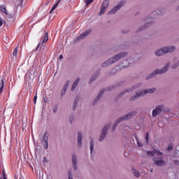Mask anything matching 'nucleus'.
<instances>
[{
  "label": "nucleus",
  "mask_w": 179,
  "mask_h": 179,
  "mask_svg": "<svg viewBox=\"0 0 179 179\" xmlns=\"http://www.w3.org/2000/svg\"><path fill=\"white\" fill-rule=\"evenodd\" d=\"M83 137V136L82 135V132L78 131V138H77L78 148H82V138Z\"/></svg>",
  "instance_id": "15"
},
{
  "label": "nucleus",
  "mask_w": 179,
  "mask_h": 179,
  "mask_svg": "<svg viewBox=\"0 0 179 179\" xmlns=\"http://www.w3.org/2000/svg\"><path fill=\"white\" fill-rule=\"evenodd\" d=\"M146 153L147 155H150L152 157L155 155V150L153 151H146Z\"/></svg>",
  "instance_id": "30"
},
{
  "label": "nucleus",
  "mask_w": 179,
  "mask_h": 179,
  "mask_svg": "<svg viewBox=\"0 0 179 179\" xmlns=\"http://www.w3.org/2000/svg\"><path fill=\"white\" fill-rule=\"evenodd\" d=\"M69 86V81H66L64 86L63 87L62 92H61L62 97L65 95V93H66V90H67Z\"/></svg>",
  "instance_id": "16"
},
{
  "label": "nucleus",
  "mask_w": 179,
  "mask_h": 179,
  "mask_svg": "<svg viewBox=\"0 0 179 179\" xmlns=\"http://www.w3.org/2000/svg\"><path fill=\"white\" fill-rule=\"evenodd\" d=\"M127 55H128V52H122L119 54H117L113 57H111L109 59H108L106 62H104L103 63H102L101 66H103V68L110 66V65H112V64L117 62V61H120L121 58H125Z\"/></svg>",
  "instance_id": "1"
},
{
  "label": "nucleus",
  "mask_w": 179,
  "mask_h": 179,
  "mask_svg": "<svg viewBox=\"0 0 179 179\" xmlns=\"http://www.w3.org/2000/svg\"><path fill=\"white\" fill-rule=\"evenodd\" d=\"M171 149H173V144L170 143L167 148L168 152H170V150H171Z\"/></svg>",
  "instance_id": "33"
},
{
  "label": "nucleus",
  "mask_w": 179,
  "mask_h": 179,
  "mask_svg": "<svg viewBox=\"0 0 179 179\" xmlns=\"http://www.w3.org/2000/svg\"><path fill=\"white\" fill-rule=\"evenodd\" d=\"M135 177H139L141 176V173L138 171L136 169H133Z\"/></svg>",
  "instance_id": "29"
},
{
  "label": "nucleus",
  "mask_w": 179,
  "mask_h": 179,
  "mask_svg": "<svg viewBox=\"0 0 179 179\" xmlns=\"http://www.w3.org/2000/svg\"><path fill=\"white\" fill-rule=\"evenodd\" d=\"M48 136H49L48 132L45 131L43 136V141L45 143H48Z\"/></svg>",
  "instance_id": "21"
},
{
  "label": "nucleus",
  "mask_w": 179,
  "mask_h": 179,
  "mask_svg": "<svg viewBox=\"0 0 179 179\" xmlns=\"http://www.w3.org/2000/svg\"><path fill=\"white\" fill-rule=\"evenodd\" d=\"M149 24H152V22H148L144 26L139 28V31H141V30H144V29H146V27H149Z\"/></svg>",
  "instance_id": "26"
},
{
  "label": "nucleus",
  "mask_w": 179,
  "mask_h": 179,
  "mask_svg": "<svg viewBox=\"0 0 179 179\" xmlns=\"http://www.w3.org/2000/svg\"><path fill=\"white\" fill-rule=\"evenodd\" d=\"M24 0H19L20 5H22Z\"/></svg>",
  "instance_id": "46"
},
{
  "label": "nucleus",
  "mask_w": 179,
  "mask_h": 179,
  "mask_svg": "<svg viewBox=\"0 0 179 179\" xmlns=\"http://www.w3.org/2000/svg\"><path fill=\"white\" fill-rule=\"evenodd\" d=\"M72 163H73V167L74 170H78V157H76V155L73 154L72 155Z\"/></svg>",
  "instance_id": "14"
},
{
  "label": "nucleus",
  "mask_w": 179,
  "mask_h": 179,
  "mask_svg": "<svg viewBox=\"0 0 179 179\" xmlns=\"http://www.w3.org/2000/svg\"><path fill=\"white\" fill-rule=\"evenodd\" d=\"M0 163H1V158H0Z\"/></svg>",
  "instance_id": "54"
},
{
  "label": "nucleus",
  "mask_w": 179,
  "mask_h": 179,
  "mask_svg": "<svg viewBox=\"0 0 179 179\" xmlns=\"http://www.w3.org/2000/svg\"><path fill=\"white\" fill-rule=\"evenodd\" d=\"M156 91L155 87H152L150 89L145 90L144 91H141L140 92H136V94L130 97V101H134V100H136L138 97H141V96H145V94H152L155 93Z\"/></svg>",
  "instance_id": "3"
},
{
  "label": "nucleus",
  "mask_w": 179,
  "mask_h": 179,
  "mask_svg": "<svg viewBox=\"0 0 179 179\" xmlns=\"http://www.w3.org/2000/svg\"><path fill=\"white\" fill-rule=\"evenodd\" d=\"M3 179H8L6 178V176H4V177H3Z\"/></svg>",
  "instance_id": "51"
},
{
  "label": "nucleus",
  "mask_w": 179,
  "mask_h": 179,
  "mask_svg": "<svg viewBox=\"0 0 179 179\" xmlns=\"http://www.w3.org/2000/svg\"><path fill=\"white\" fill-rule=\"evenodd\" d=\"M108 6H110V0H104L101 6V8L99 10V15H104L106 10L108 9Z\"/></svg>",
  "instance_id": "6"
},
{
  "label": "nucleus",
  "mask_w": 179,
  "mask_h": 179,
  "mask_svg": "<svg viewBox=\"0 0 179 179\" xmlns=\"http://www.w3.org/2000/svg\"><path fill=\"white\" fill-rule=\"evenodd\" d=\"M69 179H73V178H72V173L71 172H69Z\"/></svg>",
  "instance_id": "41"
},
{
  "label": "nucleus",
  "mask_w": 179,
  "mask_h": 179,
  "mask_svg": "<svg viewBox=\"0 0 179 179\" xmlns=\"http://www.w3.org/2000/svg\"><path fill=\"white\" fill-rule=\"evenodd\" d=\"M113 71H115V69H113Z\"/></svg>",
  "instance_id": "52"
},
{
  "label": "nucleus",
  "mask_w": 179,
  "mask_h": 179,
  "mask_svg": "<svg viewBox=\"0 0 179 179\" xmlns=\"http://www.w3.org/2000/svg\"><path fill=\"white\" fill-rule=\"evenodd\" d=\"M138 146H142V143H140L139 142H138Z\"/></svg>",
  "instance_id": "49"
},
{
  "label": "nucleus",
  "mask_w": 179,
  "mask_h": 179,
  "mask_svg": "<svg viewBox=\"0 0 179 179\" xmlns=\"http://www.w3.org/2000/svg\"><path fill=\"white\" fill-rule=\"evenodd\" d=\"M7 16H8V19H13V17H15V14L8 13Z\"/></svg>",
  "instance_id": "32"
},
{
  "label": "nucleus",
  "mask_w": 179,
  "mask_h": 179,
  "mask_svg": "<svg viewBox=\"0 0 179 179\" xmlns=\"http://www.w3.org/2000/svg\"><path fill=\"white\" fill-rule=\"evenodd\" d=\"M0 179H1V178H0Z\"/></svg>",
  "instance_id": "56"
},
{
  "label": "nucleus",
  "mask_w": 179,
  "mask_h": 179,
  "mask_svg": "<svg viewBox=\"0 0 179 179\" xmlns=\"http://www.w3.org/2000/svg\"><path fill=\"white\" fill-rule=\"evenodd\" d=\"M69 121H70V124H72V122H73V116H70Z\"/></svg>",
  "instance_id": "38"
},
{
  "label": "nucleus",
  "mask_w": 179,
  "mask_h": 179,
  "mask_svg": "<svg viewBox=\"0 0 179 179\" xmlns=\"http://www.w3.org/2000/svg\"><path fill=\"white\" fill-rule=\"evenodd\" d=\"M0 10L1 12H3V13H5V15H8V13L6 12V6H5V5L0 6Z\"/></svg>",
  "instance_id": "23"
},
{
  "label": "nucleus",
  "mask_w": 179,
  "mask_h": 179,
  "mask_svg": "<svg viewBox=\"0 0 179 179\" xmlns=\"http://www.w3.org/2000/svg\"><path fill=\"white\" fill-rule=\"evenodd\" d=\"M44 149H48V143H45L43 144Z\"/></svg>",
  "instance_id": "36"
},
{
  "label": "nucleus",
  "mask_w": 179,
  "mask_h": 179,
  "mask_svg": "<svg viewBox=\"0 0 179 179\" xmlns=\"http://www.w3.org/2000/svg\"><path fill=\"white\" fill-rule=\"evenodd\" d=\"M90 152L91 154L93 153V150L94 149V141L93 140V138L90 139Z\"/></svg>",
  "instance_id": "20"
},
{
  "label": "nucleus",
  "mask_w": 179,
  "mask_h": 179,
  "mask_svg": "<svg viewBox=\"0 0 179 179\" xmlns=\"http://www.w3.org/2000/svg\"><path fill=\"white\" fill-rule=\"evenodd\" d=\"M106 90H111V88L108 87L106 90H101L99 93L98 94L97 96L94 99V102H93V106H94V104H96V103H97L99 101V100H100V99H101V96H103V93H104V92H106Z\"/></svg>",
  "instance_id": "11"
},
{
  "label": "nucleus",
  "mask_w": 179,
  "mask_h": 179,
  "mask_svg": "<svg viewBox=\"0 0 179 179\" xmlns=\"http://www.w3.org/2000/svg\"><path fill=\"white\" fill-rule=\"evenodd\" d=\"M79 101V99L76 98L73 103V111H75V110H76V107L78 106V101Z\"/></svg>",
  "instance_id": "24"
},
{
  "label": "nucleus",
  "mask_w": 179,
  "mask_h": 179,
  "mask_svg": "<svg viewBox=\"0 0 179 179\" xmlns=\"http://www.w3.org/2000/svg\"><path fill=\"white\" fill-rule=\"evenodd\" d=\"M173 163H174V164H176V166H179V161L178 160H173Z\"/></svg>",
  "instance_id": "39"
},
{
  "label": "nucleus",
  "mask_w": 179,
  "mask_h": 179,
  "mask_svg": "<svg viewBox=\"0 0 179 179\" xmlns=\"http://www.w3.org/2000/svg\"><path fill=\"white\" fill-rule=\"evenodd\" d=\"M125 3H126V1L124 0H122L120 2L117 3V6H115L113 8H112L108 13V15H115V13H117V12H118V10H120V9H121L122 6H124V5H125Z\"/></svg>",
  "instance_id": "5"
},
{
  "label": "nucleus",
  "mask_w": 179,
  "mask_h": 179,
  "mask_svg": "<svg viewBox=\"0 0 179 179\" xmlns=\"http://www.w3.org/2000/svg\"><path fill=\"white\" fill-rule=\"evenodd\" d=\"M0 179H1V178H0Z\"/></svg>",
  "instance_id": "55"
},
{
  "label": "nucleus",
  "mask_w": 179,
  "mask_h": 179,
  "mask_svg": "<svg viewBox=\"0 0 179 179\" xmlns=\"http://www.w3.org/2000/svg\"><path fill=\"white\" fill-rule=\"evenodd\" d=\"M145 141L147 142H148V141H149V132L146 133Z\"/></svg>",
  "instance_id": "37"
},
{
  "label": "nucleus",
  "mask_w": 179,
  "mask_h": 179,
  "mask_svg": "<svg viewBox=\"0 0 179 179\" xmlns=\"http://www.w3.org/2000/svg\"><path fill=\"white\" fill-rule=\"evenodd\" d=\"M124 93H125L124 92H122V93L120 94V97H121V96H122V94H124Z\"/></svg>",
  "instance_id": "48"
},
{
  "label": "nucleus",
  "mask_w": 179,
  "mask_h": 179,
  "mask_svg": "<svg viewBox=\"0 0 179 179\" xmlns=\"http://www.w3.org/2000/svg\"><path fill=\"white\" fill-rule=\"evenodd\" d=\"M176 50V47L174 46H168L164 47L155 52V55L157 57H160L162 55H164V54H167V52H173Z\"/></svg>",
  "instance_id": "4"
},
{
  "label": "nucleus",
  "mask_w": 179,
  "mask_h": 179,
  "mask_svg": "<svg viewBox=\"0 0 179 179\" xmlns=\"http://www.w3.org/2000/svg\"><path fill=\"white\" fill-rule=\"evenodd\" d=\"M150 173H152L153 172V169H150Z\"/></svg>",
  "instance_id": "50"
},
{
  "label": "nucleus",
  "mask_w": 179,
  "mask_h": 179,
  "mask_svg": "<svg viewBox=\"0 0 179 179\" xmlns=\"http://www.w3.org/2000/svg\"><path fill=\"white\" fill-rule=\"evenodd\" d=\"M60 1H61V0H58L57 1V3L52 6V8L50 10V13H52V12H54V10H55V9H57V8H58V5H59Z\"/></svg>",
  "instance_id": "22"
},
{
  "label": "nucleus",
  "mask_w": 179,
  "mask_h": 179,
  "mask_svg": "<svg viewBox=\"0 0 179 179\" xmlns=\"http://www.w3.org/2000/svg\"><path fill=\"white\" fill-rule=\"evenodd\" d=\"M3 177H6V173H5V170H3Z\"/></svg>",
  "instance_id": "44"
},
{
  "label": "nucleus",
  "mask_w": 179,
  "mask_h": 179,
  "mask_svg": "<svg viewBox=\"0 0 179 179\" xmlns=\"http://www.w3.org/2000/svg\"><path fill=\"white\" fill-rule=\"evenodd\" d=\"M110 125H111L110 124H107L102 129L101 134V136L99 139V142H103V141H104V139L106 138V135H107V134L108 133V129L110 128Z\"/></svg>",
  "instance_id": "7"
},
{
  "label": "nucleus",
  "mask_w": 179,
  "mask_h": 179,
  "mask_svg": "<svg viewBox=\"0 0 179 179\" xmlns=\"http://www.w3.org/2000/svg\"><path fill=\"white\" fill-rule=\"evenodd\" d=\"M122 33L127 34V33H128V31H122Z\"/></svg>",
  "instance_id": "47"
},
{
  "label": "nucleus",
  "mask_w": 179,
  "mask_h": 179,
  "mask_svg": "<svg viewBox=\"0 0 179 179\" xmlns=\"http://www.w3.org/2000/svg\"><path fill=\"white\" fill-rule=\"evenodd\" d=\"M155 155H157V156H163V152L159 150L155 149Z\"/></svg>",
  "instance_id": "28"
},
{
  "label": "nucleus",
  "mask_w": 179,
  "mask_h": 179,
  "mask_svg": "<svg viewBox=\"0 0 179 179\" xmlns=\"http://www.w3.org/2000/svg\"><path fill=\"white\" fill-rule=\"evenodd\" d=\"M80 80V78H78L73 83L72 87H71V91L73 92L74 90L78 87V85H79V82Z\"/></svg>",
  "instance_id": "17"
},
{
  "label": "nucleus",
  "mask_w": 179,
  "mask_h": 179,
  "mask_svg": "<svg viewBox=\"0 0 179 179\" xmlns=\"http://www.w3.org/2000/svg\"><path fill=\"white\" fill-rule=\"evenodd\" d=\"M64 58V56H62V55H61L59 57V59H62Z\"/></svg>",
  "instance_id": "45"
},
{
  "label": "nucleus",
  "mask_w": 179,
  "mask_h": 179,
  "mask_svg": "<svg viewBox=\"0 0 179 179\" xmlns=\"http://www.w3.org/2000/svg\"><path fill=\"white\" fill-rule=\"evenodd\" d=\"M17 51H19V48L16 47L13 52V57H17Z\"/></svg>",
  "instance_id": "27"
},
{
  "label": "nucleus",
  "mask_w": 179,
  "mask_h": 179,
  "mask_svg": "<svg viewBox=\"0 0 179 179\" xmlns=\"http://www.w3.org/2000/svg\"><path fill=\"white\" fill-rule=\"evenodd\" d=\"M126 92H128V90H127Z\"/></svg>",
  "instance_id": "53"
},
{
  "label": "nucleus",
  "mask_w": 179,
  "mask_h": 179,
  "mask_svg": "<svg viewBox=\"0 0 179 179\" xmlns=\"http://www.w3.org/2000/svg\"><path fill=\"white\" fill-rule=\"evenodd\" d=\"M34 104H36L37 103V94H36L34 95Z\"/></svg>",
  "instance_id": "35"
},
{
  "label": "nucleus",
  "mask_w": 179,
  "mask_h": 179,
  "mask_svg": "<svg viewBox=\"0 0 179 179\" xmlns=\"http://www.w3.org/2000/svg\"><path fill=\"white\" fill-rule=\"evenodd\" d=\"M138 114V112L136 111H131L129 113H127L126 115L120 117L122 121H125L126 120H129L132 118V117H135V115Z\"/></svg>",
  "instance_id": "12"
},
{
  "label": "nucleus",
  "mask_w": 179,
  "mask_h": 179,
  "mask_svg": "<svg viewBox=\"0 0 179 179\" xmlns=\"http://www.w3.org/2000/svg\"><path fill=\"white\" fill-rule=\"evenodd\" d=\"M0 94L1 93H2V92H3V87L5 86V83L3 82V80H1V81L0 82Z\"/></svg>",
  "instance_id": "25"
},
{
  "label": "nucleus",
  "mask_w": 179,
  "mask_h": 179,
  "mask_svg": "<svg viewBox=\"0 0 179 179\" xmlns=\"http://www.w3.org/2000/svg\"><path fill=\"white\" fill-rule=\"evenodd\" d=\"M2 24H3V22H2V17H0V27H1Z\"/></svg>",
  "instance_id": "42"
},
{
  "label": "nucleus",
  "mask_w": 179,
  "mask_h": 179,
  "mask_svg": "<svg viewBox=\"0 0 179 179\" xmlns=\"http://www.w3.org/2000/svg\"><path fill=\"white\" fill-rule=\"evenodd\" d=\"M91 32H92V30L90 29L85 31L83 34H82L81 35L77 37V40L78 41L80 40H83V38H85V37H87V36H89V34H90Z\"/></svg>",
  "instance_id": "13"
},
{
  "label": "nucleus",
  "mask_w": 179,
  "mask_h": 179,
  "mask_svg": "<svg viewBox=\"0 0 179 179\" xmlns=\"http://www.w3.org/2000/svg\"><path fill=\"white\" fill-rule=\"evenodd\" d=\"M179 66V62H177L176 64L172 65L171 68L172 69H176V68H177V66Z\"/></svg>",
  "instance_id": "34"
},
{
  "label": "nucleus",
  "mask_w": 179,
  "mask_h": 179,
  "mask_svg": "<svg viewBox=\"0 0 179 179\" xmlns=\"http://www.w3.org/2000/svg\"><path fill=\"white\" fill-rule=\"evenodd\" d=\"M163 108H164V106L163 105H159L157 106L155 109L152 110V117H155L159 115V114H160L162 111H163Z\"/></svg>",
  "instance_id": "10"
},
{
  "label": "nucleus",
  "mask_w": 179,
  "mask_h": 179,
  "mask_svg": "<svg viewBox=\"0 0 179 179\" xmlns=\"http://www.w3.org/2000/svg\"><path fill=\"white\" fill-rule=\"evenodd\" d=\"M122 121V119L121 117L117 119L112 127V131H115V128H117V125H118V124H120V122H121Z\"/></svg>",
  "instance_id": "18"
},
{
  "label": "nucleus",
  "mask_w": 179,
  "mask_h": 179,
  "mask_svg": "<svg viewBox=\"0 0 179 179\" xmlns=\"http://www.w3.org/2000/svg\"><path fill=\"white\" fill-rule=\"evenodd\" d=\"M48 41V33L46 32L43 34V36L42 37L41 42L37 45L36 50H38V48H40V45H41V47H45V45H44V43H47Z\"/></svg>",
  "instance_id": "9"
},
{
  "label": "nucleus",
  "mask_w": 179,
  "mask_h": 179,
  "mask_svg": "<svg viewBox=\"0 0 179 179\" xmlns=\"http://www.w3.org/2000/svg\"><path fill=\"white\" fill-rule=\"evenodd\" d=\"M43 101H44V103H48V99L44 97L43 98Z\"/></svg>",
  "instance_id": "43"
},
{
  "label": "nucleus",
  "mask_w": 179,
  "mask_h": 179,
  "mask_svg": "<svg viewBox=\"0 0 179 179\" xmlns=\"http://www.w3.org/2000/svg\"><path fill=\"white\" fill-rule=\"evenodd\" d=\"M99 75H100V72H98L96 73H95L94 75H93L91 78V79L90 80V83H93V82H94V80H96V78H97V76H99Z\"/></svg>",
  "instance_id": "19"
},
{
  "label": "nucleus",
  "mask_w": 179,
  "mask_h": 179,
  "mask_svg": "<svg viewBox=\"0 0 179 179\" xmlns=\"http://www.w3.org/2000/svg\"><path fill=\"white\" fill-rule=\"evenodd\" d=\"M86 6H89V5H90V3H92V2H94V0H85Z\"/></svg>",
  "instance_id": "31"
},
{
  "label": "nucleus",
  "mask_w": 179,
  "mask_h": 179,
  "mask_svg": "<svg viewBox=\"0 0 179 179\" xmlns=\"http://www.w3.org/2000/svg\"><path fill=\"white\" fill-rule=\"evenodd\" d=\"M58 110V108L57 106H55L54 108L52 109L53 113H57Z\"/></svg>",
  "instance_id": "40"
},
{
  "label": "nucleus",
  "mask_w": 179,
  "mask_h": 179,
  "mask_svg": "<svg viewBox=\"0 0 179 179\" xmlns=\"http://www.w3.org/2000/svg\"><path fill=\"white\" fill-rule=\"evenodd\" d=\"M169 67H170V62H168L166 64V65L163 69L159 70L157 69L154 72H152L150 76H148L145 78L146 80H149V79H152V78H153V76H155V75H162L163 73H166V72L169 71Z\"/></svg>",
  "instance_id": "2"
},
{
  "label": "nucleus",
  "mask_w": 179,
  "mask_h": 179,
  "mask_svg": "<svg viewBox=\"0 0 179 179\" xmlns=\"http://www.w3.org/2000/svg\"><path fill=\"white\" fill-rule=\"evenodd\" d=\"M152 160L154 162V164L155 166H158V167L166 166V161L163 160L162 157H154Z\"/></svg>",
  "instance_id": "8"
}]
</instances>
